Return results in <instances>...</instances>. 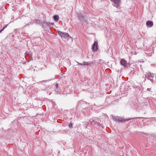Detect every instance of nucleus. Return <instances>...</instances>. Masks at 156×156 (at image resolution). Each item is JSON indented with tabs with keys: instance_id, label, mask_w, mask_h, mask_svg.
<instances>
[{
	"instance_id": "obj_1",
	"label": "nucleus",
	"mask_w": 156,
	"mask_h": 156,
	"mask_svg": "<svg viewBox=\"0 0 156 156\" xmlns=\"http://www.w3.org/2000/svg\"><path fill=\"white\" fill-rule=\"evenodd\" d=\"M145 77L152 81L154 80H156V77H154V74L153 73H151L150 72H148L146 74Z\"/></svg>"
},
{
	"instance_id": "obj_2",
	"label": "nucleus",
	"mask_w": 156,
	"mask_h": 156,
	"mask_svg": "<svg viewBox=\"0 0 156 156\" xmlns=\"http://www.w3.org/2000/svg\"><path fill=\"white\" fill-rule=\"evenodd\" d=\"M79 17L80 20L85 26H87L88 24V22L86 20L85 17L81 15H79Z\"/></svg>"
},
{
	"instance_id": "obj_3",
	"label": "nucleus",
	"mask_w": 156,
	"mask_h": 156,
	"mask_svg": "<svg viewBox=\"0 0 156 156\" xmlns=\"http://www.w3.org/2000/svg\"><path fill=\"white\" fill-rule=\"evenodd\" d=\"M110 1L112 3V5L118 8L119 6L120 0H110Z\"/></svg>"
},
{
	"instance_id": "obj_4",
	"label": "nucleus",
	"mask_w": 156,
	"mask_h": 156,
	"mask_svg": "<svg viewBox=\"0 0 156 156\" xmlns=\"http://www.w3.org/2000/svg\"><path fill=\"white\" fill-rule=\"evenodd\" d=\"M58 34L61 36V37L64 38L68 37H69V35L68 34L65 32H63L60 31H58Z\"/></svg>"
},
{
	"instance_id": "obj_5",
	"label": "nucleus",
	"mask_w": 156,
	"mask_h": 156,
	"mask_svg": "<svg viewBox=\"0 0 156 156\" xmlns=\"http://www.w3.org/2000/svg\"><path fill=\"white\" fill-rule=\"evenodd\" d=\"M120 63L121 65H122L125 67H128V64L126 61L123 59H121L120 60Z\"/></svg>"
},
{
	"instance_id": "obj_6",
	"label": "nucleus",
	"mask_w": 156,
	"mask_h": 156,
	"mask_svg": "<svg viewBox=\"0 0 156 156\" xmlns=\"http://www.w3.org/2000/svg\"><path fill=\"white\" fill-rule=\"evenodd\" d=\"M112 117L115 121H118L119 122H123L124 121V119L119 117L112 115Z\"/></svg>"
},
{
	"instance_id": "obj_7",
	"label": "nucleus",
	"mask_w": 156,
	"mask_h": 156,
	"mask_svg": "<svg viewBox=\"0 0 156 156\" xmlns=\"http://www.w3.org/2000/svg\"><path fill=\"white\" fill-rule=\"evenodd\" d=\"M98 43L97 41H95L94 42L92 47V50L93 51H95L97 50L98 49Z\"/></svg>"
},
{
	"instance_id": "obj_8",
	"label": "nucleus",
	"mask_w": 156,
	"mask_h": 156,
	"mask_svg": "<svg viewBox=\"0 0 156 156\" xmlns=\"http://www.w3.org/2000/svg\"><path fill=\"white\" fill-rule=\"evenodd\" d=\"M146 25L147 27H151L153 25V22L150 20L147 21L146 23Z\"/></svg>"
},
{
	"instance_id": "obj_9",
	"label": "nucleus",
	"mask_w": 156,
	"mask_h": 156,
	"mask_svg": "<svg viewBox=\"0 0 156 156\" xmlns=\"http://www.w3.org/2000/svg\"><path fill=\"white\" fill-rule=\"evenodd\" d=\"M91 64V62H83V66H87L88 65H89Z\"/></svg>"
},
{
	"instance_id": "obj_10",
	"label": "nucleus",
	"mask_w": 156,
	"mask_h": 156,
	"mask_svg": "<svg viewBox=\"0 0 156 156\" xmlns=\"http://www.w3.org/2000/svg\"><path fill=\"white\" fill-rule=\"evenodd\" d=\"M54 19L56 21H57L58 20L59 18L58 16L55 15L54 16Z\"/></svg>"
},
{
	"instance_id": "obj_11",
	"label": "nucleus",
	"mask_w": 156,
	"mask_h": 156,
	"mask_svg": "<svg viewBox=\"0 0 156 156\" xmlns=\"http://www.w3.org/2000/svg\"><path fill=\"white\" fill-rule=\"evenodd\" d=\"M90 122L92 123L94 122V124H96V121H95L93 119H90Z\"/></svg>"
},
{
	"instance_id": "obj_12",
	"label": "nucleus",
	"mask_w": 156,
	"mask_h": 156,
	"mask_svg": "<svg viewBox=\"0 0 156 156\" xmlns=\"http://www.w3.org/2000/svg\"><path fill=\"white\" fill-rule=\"evenodd\" d=\"M69 127L72 128V126H73L72 124L71 123H70L69 125Z\"/></svg>"
},
{
	"instance_id": "obj_13",
	"label": "nucleus",
	"mask_w": 156,
	"mask_h": 156,
	"mask_svg": "<svg viewBox=\"0 0 156 156\" xmlns=\"http://www.w3.org/2000/svg\"><path fill=\"white\" fill-rule=\"evenodd\" d=\"M6 27V26H5L4 27H3L2 29H3V30Z\"/></svg>"
},
{
	"instance_id": "obj_14",
	"label": "nucleus",
	"mask_w": 156,
	"mask_h": 156,
	"mask_svg": "<svg viewBox=\"0 0 156 156\" xmlns=\"http://www.w3.org/2000/svg\"><path fill=\"white\" fill-rule=\"evenodd\" d=\"M80 65L81 66H83V63H80Z\"/></svg>"
},
{
	"instance_id": "obj_15",
	"label": "nucleus",
	"mask_w": 156,
	"mask_h": 156,
	"mask_svg": "<svg viewBox=\"0 0 156 156\" xmlns=\"http://www.w3.org/2000/svg\"><path fill=\"white\" fill-rule=\"evenodd\" d=\"M151 90V89H150V88H147V90L149 91H150Z\"/></svg>"
},
{
	"instance_id": "obj_16",
	"label": "nucleus",
	"mask_w": 156,
	"mask_h": 156,
	"mask_svg": "<svg viewBox=\"0 0 156 156\" xmlns=\"http://www.w3.org/2000/svg\"><path fill=\"white\" fill-rule=\"evenodd\" d=\"M76 62L79 65H80V63H79V62H76Z\"/></svg>"
},
{
	"instance_id": "obj_17",
	"label": "nucleus",
	"mask_w": 156,
	"mask_h": 156,
	"mask_svg": "<svg viewBox=\"0 0 156 156\" xmlns=\"http://www.w3.org/2000/svg\"><path fill=\"white\" fill-rule=\"evenodd\" d=\"M3 30V29H2L1 30H0V33H1Z\"/></svg>"
},
{
	"instance_id": "obj_18",
	"label": "nucleus",
	"mask_w": 156,
	"mask_h": 156,
	"mask_svg": "<svg viewBox=\"0 0 156 156\" xmlns=\"http://www.w3.org/2000/svg\"><path fill=\"white\" fill-rule=\"evenodd\" d=\"M58 84H57L56 85V87H58Z\"/></svg>"
},
{
	"instance_id": "obj_19",
	"label": "nucleus",
	"mask_w": 156,
	"mask_h": 156,
	"mask_svg": "<svg viewBox=\"0 0 156 156\" xmlns=\"http://www.w3.org/2000/svg\"><path fill=\"white\" fill-rule=\"evenodd\" d=\"M50 24H51V25H53V23H50Z\"/></svg>"
}]
</instances>
